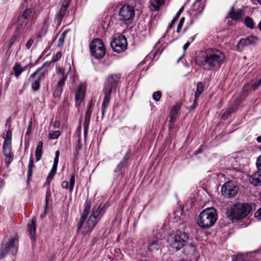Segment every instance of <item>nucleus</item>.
<instances>
[{
    "label": "nucleus",
    "instance_id": "1",
    "mask_svg": "<svg viewBox=\"0 0 261 261\" xmlns=\"http://www.w3.org/2000/svg\"><path fill=\"white\" fill-rule=\"evenodd\" d=\"M197 65L205 70H212L219 68L225 61V55L219 49L208 48L201 51L195 58Z\"/></svg>",
    "mask_w": 261,
    "mask_h": 261
},
{
    "label": "nucleus",
    "instance_id": "2",
    "mask_svg": "<svg viewBox=\"0 0 261 261\" xmlns=\"http://www.w3.org/2000/svg\"><path fill=\"white\" fill-rule=\"evenodd\" d=\"M252 207L247 203L234 204L226 212L228 218L232 222L246 217L251 211Z\"/></svg>",
    "mask_w": 261,
    "mask_h": 261
},
{
    "label": "nucleus",
    "instance_id": "3",
    "mask_svg": "<svg viewBox=\"0 0 261 261\" xmlns=\"http://www.w3.org/2000/svg\"><path fill=\"white\" fill-rule=\"evenodd\" d=\"M217 219L216 210L210 207L202 211L197 219V224L202 228L208 229L215 223Z\"/></svg>",
    "mask_w": 261,
    "mask_h": 261
},
{
    "label": "nucleus",
    "instance_id": "4",
    "mask_svg": "<svg viewBox=\"0 0 261 261\" xmlns=\"http://www.w3.org/2000/svg\"><path fill=\"white\" fill-rule=\"evenodd\" d=\"M189 238L188 234L185 231L178 230L169 235L167 241L171 247L179 250L184 246Z\"/></svg>",
    "mask_w": 261,
    "mask_h": 261
},
{
    "label": "nucleus",
    "instance_id": "5",
    "mask_svg": "<svg viewBox=\"0 0 261 261\" xmlns=\"http://www.w3.org/2000/svg\"><path fill=\"white\" fill-rule=\"evenodd\" d=\"M18 246V241L17 238L6 237L4 239L3 244L2 247L1 257H5L9 253L15 255L17 252Z\"/></svg>",
    "mask_w": 261,
    "mask_h": 261
},
{
    "label": "nucleus",
    "instance_id": "6",
    "mask_svg": "<svg viewBox=\"0 0 261 261\" xmlns=\"http://www.w3.org/2000/svg\"><path fill=\"white\" fill-rule=\"evenodd\" d=\"M91 55L96 59L102 58L106 54V49L102 41L99 39H93L90 44Z\"/></svg>",
    "mask_w": 261,
    "mask_h": 261
},
{
    "label": "nucleus",
    "instance_id": "7",
    "mask_svg": "<svg viewBox=\"0 0 261 261\" xmlns=\"http://www.w3.org/2000/svg\"><path fill=\"white\" fill-rule=\"evenodd\" d=\"M102 206L100 204L97 207H94L91 215L88 218L84 227L86 232H91L100 219L99 217L101 213Z\"/></svg>",
    "mask_w": 261,
    "mask_h": 261
},
{
    "label": "nucleus",
    "instance_id": "8",
    "mask_svg": "<svg viewBox=\"0 0 261 261\" xmlns=\"http://www.w3.org/2000/svg\"><path fill=\"white\" fill-rule=\"evenodd\" d=\"M57 75L58 79L57 83L54 86V95L57 96H60L63 89L65 81L67 80L68 73L65 74L64 69L62 67L57 68Z\"/></svg>",
    "mask_w": 261,
    "mask_h": 261
},
{
    "label": "nucleus",
    "instance_id": "9",
    "mask_svg": "<svg viewBox=\"0 0 261 261\" xmlns=\"http://www.w3.org/2000/svg\"><path fill=\"white\" fill-rule=\"evenodd\" d=\"M11 135L10 130H8L6 134L5 140L3 145V151L5 156V163L10 164L13 161V156L11 151Z\"/></svg>",
    "mask_w": 261,
    "mask_h": 261
},
{
    "label": "nucleus",
    "instance_id": "10",
    "mask_svg": "<svg viewBox=\"0 0 261 261\" xmlns=\"http://www.w3.org/2000/svg\"><path fill=\"white\" fill-rule=\"evenodd\" d=\"M120 19L125 23H130L133 20L135 12L133 7L129 5H123L119 10Z\"/></svg>",
    "mask_w": 261,
    "mask_h": 261
},
{
    "label": "nucleus",
    "instance_id": "11",
    "mask_svg": "<svg viewBox=\"0 0 261 261\" xmlns=\"http://www.w3.org/2000/svg\"><path fill=\"white\" fill-rule=\"evenodd\" d=\"M127 43L124 36L119 35L116 36L111 42V46L116 53H120L124 51L127 47Z\"/></svg>",
    "mask_w": 261,
    "mask_h": 261
},
{
    "label": "nucleus",
    "instance_id": "12",
    "mask_svg": "<svg viewBox=\"0 0 261 261\" xmlns=\"http://www.w3.org/2000/svg\"><path fill=\"white\" fill-rule=\"evenodd\" d=\"M238 187L231 181L224 183L221 188L222 193L230 198L235 197L238 192Z\"/></svg>",
    "mask_w": 261,
    "mask_h": 261
},
{
    "label": "nucleus",
    "instance_id": "13",
    "mask_svg": "<svg viewBox=\"0 0 261 261\" xmlns=\"http://www.w3.org/2000/svg\"><path fill=\"white\" fill-rule=\"evenodd\" d=\"M30 13H32V10L27 9L24 11L23 15L18 18L17 23V30L19 32H21L25 29L28 23L27 19L28 17L29 16Z\"/></svg>",
    "mask_w": 261,
    "mask_h": 261
},
{
    "label": "nucleus",
    "instance_id": "14",
    "mask_svg": "<svg viewBox=\"0 0 261 261\" xmlns=\"http://www.w3.org/2000/svg\"><path fill=\"white\" fill-rule=\"evenodd\" d=\"M69 3L70 1L69 0L64 1L59 12L56 15L55 22L58 25H60L61 23L62 20L65 16L66 12L69 7Z\"/></svg>",
    "mask_w": 261,
    "mask_h": 261
},
{
    "label": "nucleus",
    "instance_id": "15",
    "mask_svg": "<svg viewBox=\"0 0 261 261\" xmlns=\"http://www.w3.org/2000/svg\"><path fill=\"white\" fill-rule=\"evenodd\" d=\"M258 38L254 36H250L245 38L241 39L238 42L237 47L241 50L244 47L252 44L256 43Z\"/></svg>",
    "mask_w": 261,
    "mask_h": 261
},
{
    "label": "nucleus",
    "instance_id": "16",
    "mask_svg": "<svg viewBox=\"0 0 261 261\" xmlns=\"http://www.w3.org/2000/svg\"><path fill=\"white\" fill-rule=\"evenodd\" d=\"M85 88L84 85H81L75 90V105L79 107L81 105L85 97Z\"/></svg>",
    "mask_w": 261,
    "mask_h": 261
},
{
    "label": "nucleus",
    "instance_id": "17",
    "mask_svg": "<svg viewBox=\"0 0 261 261\" xmlns=\"http://www.w3.org/2000/svg\"><path fill=\"white\" fill-rule=\"evenodd\" d=\"M119 80L120 77L118 75H111L109 77L108 81L106 84V87L105 88V91H107V89H110L111 90V93H112L113 90H116L117 85L119 82Z\"/></svg>",
    "mask_w": 261,
    "mask_h": 261
},
{
    "label": "nucleus",
    "instance_id": "18",
    "mask_svg": "<svg viewBox=\"0 0 261 261\" xmlns=\"http://www.w3.org/2000/svg\"><path fill=\"white\" fill-rule=\"evenodd\" d=\"M91 205L89 203H86L85 204V208L83 214L80 219L79 221L77 223V231H79L82 227L83 224L86 219L90 210Z\"/></svg>",
    "mask_w": 261,
    "mask_h": 261
},
{
    "label": "nucleus",
    "instance_id": "19",
    "mask_svg": "<svg viewBox=\"0 0 261 261\" xmlns=\"http://www.w3.org/2000/svg\"><path fill=\"white\" fill-rule=\"evenodd\" d=\"M162 244L161 240L157 239L150 240L148 243V250L151 252H155L161 250Z\"/></svg>",
    "mask_w": 261,
    "mask_h": 261
},
{
    "label": "nucleus",
    "instance_id": "20",
    "mask_svg": "<svg viewBox=\"0 0 261 261\" xmlns=\"http://www.w3.org/2000/svg\"><path fill=\"white\" fill-rule=\"evenodd\" d=\"M47 73V70L43 71L39 75L36 80L33 81L31 84V87L33 91H36L40 88V83L44 80Z\"/></svg>",
    "mask_w": 261,
    "mask_h": 261
},
{
    "label": "nucleus",
    "instance_id": "21",
    "mask_svg": "<svg viewBox=\"0 0 261 261\" xmlns=\"http://www.w3.org/2000/svg\"><path fill=\"white\" fill-rule=\"evenodd\" d=\"M31 64H28L24 67H22L19 63H15L13 67V71L15 76L18 79L22 72L28 68H31Z\"/></svg>",
    "mask_w": 261,
    "mask_h": 261
},
{
    "label": "nucleus",
    "instance_id": "22",
    "mask_svg": "<svg viewBox=\"0 0 261 261\" xmlns=\"http://www.w3.org/2000/svg\"><path fill=\"white\" fill-rule=\"evenodd\" d=\"M244 11L242 9H237L232 8L229 13V17L232 20L238 21L242 19Z\"/></svg>",
    "mask_w": 261,
    "mask_h": 261
},
{
    "label": "nucleus",
    "instance_id": "23",
    "mask_svg": "<svg viewBox=\"0 0 261 261\" xmlns=\"http://www.w3.org/2000/svg\"><path fill=\"white\" fill-rule=\"evenodd\" d=\"M36 219L33 218L32 220V222L31 224H28V231L30 238L31 239L35 241L36 240Z\"/></svg>",
    "mask_w": 261,
    "mask_h": 261
},
{
    "label": "nucleus",
    "instance_id": "24",
    "mask_svg": "<svg viewBox=\"0 0 261 261\" xmlns=\"http://www.w3.org/2000/svg\"><path fill=\"white\" fill-rule=\"evenodd\" d=\"M250 183L254 186L261 184V171H258L251 176L249 178Z\"/></svg>",
    "mask_w": 261,
    "mask_h": 261
},
{
    "label": "nucleus",
    "instance_id": "25",
    "mask_svg": "<svg viewBox=\"0 0 261 261\" xmlns=\"http://www.w3.org/2000/svg\"><path fill=\"white\" fill-rule=\"evenodd\" d=\"M34 167V164L33 163V158L31 155L30 157L29 163L28 165V170L27 173V180L29 182L31 180V177L33 174V168Z\"/></svg>",
    "mask_w": 261,
    "mask_h": 261
},
{
    "label": "nucleus",
    "instance_id": "26",
    "mask_svg": "<svg viewBox=\"0 0 261 261\" xmlns=\"http://www.w3.org/2000/svg\"><path fill=\"white\" fill-rule=\"evenodd\" d=\"M43 142L39 141L35 150V157L37 161L40 160L42 156Z\"/></svg>",
    "mask_w": 261,
    "mask_h": 261
},
{
    "label": "nucleus",
    "instance_id": "27",
    "mask_svg": "<svg viewBox=\"0 0 261 261\" xmlns=\"http://www.w3.org/2000/svg\"><path fill=\"white\" fill-rule=\"evenodd\" d=\"M111 90L107 89V91H105V97L102 102V107L107 108L108 106L111 97Z\"/></svg>",
    "mask_w": 261,
    "mask_h": 261
},
{
    "label": "nucleus",
    "instance_id": "28",
    "mask_svg": "<svg viewBox=\"0 0 261 261\" xmlns=\"http://www.w3.org/2000/svg\"><path fill=\"white\" fill-rule=\"evenodd\" d=\"M179 109L180 107L178 106H176L172 109L170 112V121L173 122L175 120Z\"/></svg>",
    "mask_w": 261,
    "mask_h": 261
},
{
    "label": "nucleus",
    "instance_id": "29",
    "mask_svg": "<svg viewBox=\"0 0 261 261\" xmlns=\"http://www.w3.org/2000/svg\"><path fill=\"white\" fill-rule=\"evenodd\" d=\"M203 91V86L201 82H198L197 84V89L194 93V97L196 98V100L198 99L201 93Z\"/></svg>",
    "mask_w": 261,
    "mask_h": 261
},
{
    "label": "nucleus",
    "instance_id": "30",
    "mask_svg": "<svg viewBox=\"0 0 261 261\" xmlns=\"http://www.w3.org/2000/svg\"><path fill=\"white\" fill-rule=\"evenodd\" d=\"M67 32V31H65L60 35L57 45L58 47H61L63 46Z\"/></svg>",
    "mask_w": 261,
    "mask_h": 261
},
{
    "label": "nucleus",
    "instance_id": "31",
    "mask_svg": "<svg viewBox=\"0 0 261 261\" xmlns=\"http://www.w3.org/2000/svg\"><path fill=\"white\" fill-rule=\"evenodd\" d=\"M236 107L233 105L232 106L229 108V109L224 112L222 115V118L224 119H226L230 114L236 111Z\"/></svg>",
    "mask_w": 261,
    "mask_h": 261
},
{
    "label": "nucleus",
    "instance_id": "32",
    "mask_svg": "<svg viewBox=\"0 0 261 261\" xmlns=\"http://www.w3.org/2000/svg\"><path fill=\"white\" fill-rule=\"evenodd\" d=\"M163 2L164 0H151V5L156 11L159 9Z\"/></svg>",
    "mask_w": 261,
    "mask_h": 261
},
{
    "label": "nucleus",
    "instance_id": "33",
    "mask_svg": "<svg viewBox=\"0 0 261 261\" xmlns=\"http://www.w3.org/2000/svg\"><path fill=\"white\" fill-rule=\"evenodd\" d=\"M232 261H248V259L246 255L239 254L237 255L232 256Z\"/></svg>",
    "mask_w": 261,
    "mask_h": 261
},
{
    "label": "nucleus",
    "instance_id": "34",
    "mask_svg": "<svg viewBox=\"0 0 261 261\" xmlns=\"http://www.w3.org/2000/svg\"><path fill=\"white\" fill-rule=\"evenodd\" d=\"M244 21H245V23L247 27L250 28L251 29H252L254 28V23L252 18H251L249 17H247L245 19Z\"/></svg>",
    "mask_w": 261,
    "mask_h": 261
},
{
    "label": "nucleus",
    "instance_id": "35",
    "mask_svg": "<svg viewBox=\"0 0 261 261\" xmlns=\"http://www.w3.org/2000/svg\"><path fill=\"white\" fill-rule=\"evenodd\" d=\"M75 174L74 172L72 173L71 175V177L70 178V181H69V190L70 192H72L73 190L74 183H75Z\"/></svg>",
    "mask_w": 261,
    "mask_h": 261
},
{
    "label": "nucleus",
    "instance_id": "36",
    "mask_svg": "<svg viewBox=\"0 0 261 261\" xmlns=\"http://www.w3.org/2000/svg\"><path fill=\"white\" fill-rule=\"evenodd\" d=\"M45 64H44L41 67L38 68L35 72H34L29 77V81L32 82L36 75L43 68Z\"/></svg>",
    "mask_w": 261,
    "mask_h": 261
},
{
    "label": "nucleus",
    "instance_id": "37",
    "mask_svg": "<svg viewBox=\"0 0 261 261\" xmlns=\"http://www.w3.org/2000/svg\"><path fill=\"white\" fill-rule=\"evenodd\" d=\"M60 135L59 130L53 131L49 133V138L51 139H57Z\"/></svg>",
    "mask_w": 261,
    "mask_h": 261
},
{
    "label": "nucleus",
    "instance_id": "38",
    "mask_svg": "<svg viewBox=\"0 0 261 261\" xmlns=\"http://www.w3.org/2000/svg\"><path fill=\"white\" fill-rule=\"evenodd\" d=\"M91 106H92V103L91 102L89 105L88 109L86 112L85 116V119H90L91 115V113H92Z\"/></svg>",
    "mask_w": 261,
    "mask_h": 261
},
{
    "label": "nucleus",
    "instance_id": "39",
    "mask_svg": "<svg viewBox=\"0 0 261 261\" xmlns=\"http://www.w3.org/2000/svg\"><path fill=\"white\" fill-rule=\"evenodd\" d=\"M91 106H92V103L91 102L89 105L88 109L86 112L85 116V119H90L91 115V113H92Z\"/></svg>",
    "mask_w": 261,
    "mask_h": 261
},
{
    "label": "nucleus",
    "instance_id": "40",
    "mask_svg": "<svg viewBox=\"0 0 261 261\" xmlns=\"http://www.w3.org/2000/svg\"><path fill=\"white\" fill-rule=\"evenodd\" d=\"M185 17H181L180 19V21L178 24V25H177V29H176V32L177 33H179L180 32L181 30V28L183 26V24L184 23V22H185Z\"/></svg>",
    "mask_w": 261,
    "mask_h": 261
},
{
    "label": "nucleus",
    "instance_id": "41",
    "mask_svg": "<svg viewBox=\"0 0 261 261\" xmlns=\"http://www.w3.org/2000/svg\"><path fill=\"white\" fill-rule=\"evenodd\" d=\"M162 93L160 91H158L153 93L152 98L155 101H159L161 97Z\"/></svg>",
    "mask_w": 261,
    "mask_h": 261
},
{
    "label": "nucleus",
    "instance_id": "42",
    "mask_svg": "<svg viewBox=\"0 0 261 261\" xmlns=\"http://www.w3.org/2000/svg\"><path fill=\"white\" fill-rule=\"evenodd\" d=\"M50 196V191L49 190H48L46 191V197H45V210L47 208L48 202H49V198Z\"/></svg>",
    "mask_w": 261,
    "mask_h": 261
},
{
    "label": "nucleus",
    "instance_id": "43",
    "mask_svg": "<svg viewBox=\"0 0 261 261\" xmlns=\"http://www.w3.org/2000/svg\"><path fill=\"white\" fill-rule=\"evenodd\" d=\"M90 119L85 118L84 123V129L85 133H86L88 131V126H89V123H90Z\"/></svg>",
    "mask_w": 261,
    "mask_h": 261
},
{
    "label": "nucleus",
    "instance_id": "44",
    "mask_svg": "<svg viewBox=\"0 0 261 261\" xmlns=\"http://www.w3.org/2000/svg\"><path fill=\"white\" fill-rule=\"evenodd\" d=\"M62 53L61 51H58L57 53L55 56H54L53 58V61L54 62H56L60 59L62 57Z\"/></svg>",
    "mask_w": 261,
    "mask_h": 261
},
{
    "label": "nucleus",
    "instance_id": "45",
    "mask_svg": "<svg viewBox=\"0 0 261 261\" xmlns=\"http://www.w3.org/2000/svg\"><path fill=\"white\" fill-rule=\"evenodd\" d=\"M125 164V161H121L120 163H119L117 165V169L116 172H118L121 170V169L124 167Z\"/></svg>",
    "mask_w": 261,
    "mask_h": 261
},
{
    "label": "nucleus",
    "instance_id": "46",
    "mask_svg": "<svg viewBox=\"0 0 261 261\" xmlns=\"http://www.w3.org/2000/svg\"><path fill=\"white\" fill-rule=\"evenodd\" d=\"M254 216L258 220H261V207L256 212Z\"/></svg>",
    "mask_w": 261,
    "mask_h": 261
},
{
    "label": "nucleus",
    "instance_id": "47",
    "mask_svg": "<svg viewBox=\"0 0 261 261\" xmlns=\"http://www.w3.org/2000/svg\"><path fill=\"white\" fill-rule=\"evenodd\" d=\"M256 164L257 169L261 171V155L257 158Z\"/></svg>",
    "mask_w": 261,
    "mask_h": 261
},
{
    "label": "nucleus",
    "instance_id": "48",
    "mask_svg": "<svg viewBox=\"0 0 261 261\" xmlns=\"http://www.w3.org/2000/svg\"><path fill=\"white\" fill-rule=\"evenodd\" d=\"M55 174H56L55 173H52L51 171H50V173H49L47 178V181L48 182V185L50 184V182L51 180L53 179V178L54 176V175H55Z\"/></svg>",
    "mask_w": 261,
    "mask_h": 261
},
{
    "label": "nucleus",
    "instance_id": "49",
    "mask_svg": "<svg viewBox=\"0 0 261 261\" xmlns=\"http://www.w3.org/2000/svg\"><path fill=\"white\" fill-rule=\"evenodd\" d=\"M59 151H57L56 152V156L54 161V164L58 165L59 162Z\"/></svg>",
    "mask_w": 261,
    "mask_h": 261
},
{
    "label": "nucleus",
    "instance_id": "50",
    "mask_svg": "<svg viewBox=\"0 0 261 261\" xmlns=\"http://www.w3.org/2000/svg\"><path fill=\"white\" fill-rule=\"evenodd\" d=\"M19 39V37L17 35H14L12 37V38H11L10 40V42L11 43V45H13V43L16 41L17 40H18Z\"/></svg>",
    "mask_w": 261,
    "mask_h": 261
},
{
    "label": "nucleus",
    "instance_id": "51",
    "mask_svg": "<svg viewBox=\"0 0 261 261\" xmlns=\"http://www.w3.org/2000/svg\"><path fill=\"white\" fill-rule=\"evenodd\" d=\"M33 42L34 40L33 39H29L25 44V47H27V48L28 49H30L32 45L33 44Z\"/></svg>",
    "mask_w": 261,
    "mask_h": 261
},
{
    "label": "nucleus",
    "instance_id": "52",
    "mask_svg": "<svg viewBox=\"0 0 261 261\" xmlns=\"http://www.w3.org/2000/svg\"><path fill=\"white\" fill-rule=\"evenodd\" d=\"M32 122L31 121H30L28 124V128H27V131L25 133L26 135L30 134L31 129H32Z\"/></svg>",
    "mask_w": 261,
    "mask_h": 261
},
{
    "label": "nucleus",
    "instance_id": "53",
    "mask_svg": "<svg viewBox=\"0 0 261 261\" xmlns=\"http://www.w3.org/2000/svg\"><path fill=\"white\" fill-rule=\"evenodd\" d=\"M61 187L64 189L68 188V187H69L68 182L66 180L62 181L61 183Z\"/></svg>",
    "mask_w": 261,
    "mask_h": 261
},
{
    "label": "nucleus",
    "instance_id": "54",
    "mask_svg": "<svg viewBox=\"0 0 261 261\" xmlns=\"http://www.w3.org/2000/svg\"><path fill=\"white\" fill-rule=\"evenodd\" d=\"M183 7L180 8L179 11L177 12V13H176V15L175 16V17L173 18L174 19H175V20H177L178 18H179L180 14L181 13V12H182L183 11Z\"/></svg>",
    "mask_w": 261,
    "mask_h": 261
},
{
    "label": "nucleus",
    "instance_id": "55",
    "mask_svg": "<svg viewBox=\"0 0 261 261\" xmlns=\"http://www.w3.org/2000/svg\"><path fill=\"white\" fill-rule=\"evenodd\" d=\"M177 20H175V19L173 18L172 21L171 22L170 24H169V27H168V29H171L173 26L175 24V22Z\"/></svg>",
    "mask_w": 261,
    "mask_h": 261
},
{
    "label": "nucleus",
    "instance_id": "56",
    "mask_svg": "<svg viewBox=\"0 0 261 261\" xmlns=\"http://www.w3.org/2000/svg\"><path fill=\"white\" fill-rule=\"evenodd\" d=\"M57 166H58V165L53 164L52 169L50 171H51L52 173H56L57 169Z\"/></svg>",
    "mask_w": 261,
    "mask_h": 261
},
{
    "label": "nucleus",
    "instance_id": "57",
    "mask_svg": "<svg viewBox=\"0 0 261 261\" xmlns=\"http://www.w3.org/2000/svg\"><path fill=\"white\" fill-rule=\"evenodd\" d=\"M190 42H187L183 46V49L184 50H186L188 47L189 46H190Z\"/></svg>",
    "mask_w": 261,
    "mask_h": 261
},
{
    "label": "nucleus",
    "instance_id": "58",
    "mask_svg": "<svg viewBox=\"0 0 261 261\" xmlns=\"http://www.w3.org/2000/svg\"><path fill=\"white\" fill-rule=\"evenodd\" d=\"M197 106V99L196 100V98L195 97V99L194 100V103L193 106L191 107V108L193 109Z\"/></svg>",
    "mask_w": 261,
    "mask_h": 261
},
{
    "label": "nucleus",
    "instance_id": "59",
    "mask_svg": "<svg viewBox=\"0 0 261 261\" xmlns=\"http://www.w3.org/2000/svg\"><path fill=\"white\" fill-rule=\"evenodd\" d=\"M188 246L190 247V248L191 249V251L192 252H195V247L193 246V245L191 243L189 244V245H188Z\"/></svg>",
    "mask_w": 261,
    "mask_h": 261
},
{
    "label": "nucleus",
    "instance_id": "60",
    "mask_svg": "<svg viewBox=\"0 0 261 261\" xmlns=\"http://www.w3.org/2000/svg\"><path fill=\"white\" fill-rule=\"evenodd\" d=\"M252 88L254 90H255L256 89H257L259 86L257 85V83H254L252 86Z\"/></svg>",
    "mask_w": 261,
    "mask_h": 261
},
{
    "label": "nucleus",
    "instance_id": "61",
    "mask_svg": "<svg viewBox=\"0 0 261 261\" xmlns=\"http://www.w3.org/2000/svg\"><path fill=\"white\" fill-rule=\"evenodd\" d=\"M46 210H47V209L45 210V209L44 208V212L43 214H41L40 218L41 219H43L44 217L45 216V215L46 214Z\"/></svg>",
    "mask_w": 261,
    "mask_h": 261
},
{
    "label": "nucleus",
    "instance_id": "62",
    "mask_svg": "<svg viewBox=\"0 0 261 261\" xmlns=\"http://www.w3.org/2000/svg\"><path fill=\"white\" fill-rule=\"evenodd\" d=\"M4 185L3 180L0 178V188H2Z\"/></svg>",
    "mask_w": 261,
    "mask_h": 261
},
{
    "label": "nucleus",
    "instance_id": "63",
    "mask_svg": "<svg viewBox=\"0 0 261 261\" xmlns=\"http://www.w3.org/2000/svg\"><path fill=\"white\" fill-rule=\"evenodd\" d=\"M128 158H129V156L128 155H125L123 158V161H125V162H126V161L128 159Z\"/></svg>",
    "mask_w": 261,
    "mask_h": 261
},
{
    "label": "nucleus",
    "instance_id": "64",
    "mask_svg": "<svg viewBox=\"0 0 261 261\" xmlns=\"http://www.w3.org/2000/svg\"><path fill=\"white\" fill-rule=\"evenodd\" d=\"M256 140L258 143H261V135L257 138Z\"/></svg>",
    "mask_w": 261,
    "mask_h": 261
}]
</instances>
